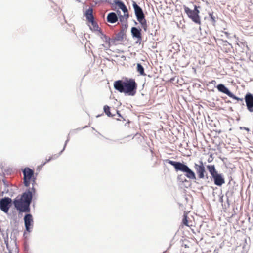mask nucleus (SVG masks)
<instances>
[{"label":"nucleus","mask_w":253,"mask_h":253,"mask_svg":"<svg viewBox=\"0 0 253 253\" xmlns=\"http://www.w3.org/2000/svg\"><path fill=\"white\" fill-rule=\"evenodd\" d=\"M103 109H104V112L105 113V114L109 117H113V116L115 115V114H113L111 112H110V108L107 106V105H105L104 106V108H103Z\"/></svg>","instance_id":"20"},{"label":"nucleus","mask_w":253,"mask_h":253,"mask_svg":"<svg viewBox=\"0 0 253 253\" xmlns=\"http://www.w3.org/2000/svg\"><path fill=\"white\" fill-rule=\"evenodd\" d=\"M132 6L138 21L140 23L144 30L146 31L147 30V24L142 8L134 1H132Z\"/></svg>","instance_id":"5"},{"label":"nucleus","mask_w":253,"mask_h":253,"mask_svg":"<svg viewBox=\"0 0 253 253\" xmlns=\"http://www.w3.org/2000/svg\"><path fill=\"white\" fill-rule=\"evenodd\" d=\"M12 200L9 197H4L0 200V209L5 213L8 212Z\"/></svg>","instance_id":"8"},{"label":"nucleus","mask_w":253,"mask_h":253,"mask_svg":"<svg viewBox=\"0 0 253 253\" xmlns=\"http://www.w3.org/2000/svg\"><path fill=\"white\" fill-rule=\"evenodd\" d=\"M117 14H118L119 15V14L121 13L120 11H119V10H117Z\"/></svg>","instance_id":"29"},{"label":"nucleus","mask_w":253,"mask_h":253,"mask_svg":"<svg viewBox=\"0 0 253 253\" xmlns=\"http://www.w3.org/2000/svg\"><path fill=\"white\" fill-rule=\"evenodd\" d=\"M231 98H233L234 99L238 101H241L242 102H243V98H240L237 96H236L235 95H234L232 93H231L230 95L229 96Z\"/></svg>","instance_id":"21"},{"label":"nucleus","mask_w":253,"mask_h":253,"mask_svg":"<svg viewBox=\"0 0 253 253\" xmlns=\"http://www.w3.org/2000/svg\"><path fill=\"white\" fill-rule=\"evenodd\" d=\"M191 223L192 221L188 220L187 214L184 213L182 220V224L185 226L190 227L192 226V225L191 224Z\"/></svg>","instance_id":"17"},{"label":"nucleus","mask_w":253,"mask_h":253,"mask_svg":"<svg viewBox=\"0 0 253 253\" xmlns=\"http://www.w3.org/2000/svg\"><path fill=\"white\" fill-rule=\"evenodd\" d=\"M185 12L187 14L188 16L192 20L193 22L198 24H201L200 18L199 15H197L194 13L192 10L190 9L188 7L185 5L183 6Z\"/></svg>","instance_id":"9"},{"label":"nucleus","mask_w":253,"mask_h":253,"mask_svg":"<svg viewBox=\"0 0 253 253\" xmlns=\"http://www.w3.org/2000/svg\"><path fill=\"white\" fill-rule=\"evenodd\" d=\"M24 175V184L25 186L28 187L32 182V185L35 182V178L34 177V171L28 167L25 168L23 170Z\"/></svg>","instance_id":"7"},{"label":"nucleus","mask_w":253,"mask_h":253,"mask_svg":"<svg viewBox=\"0 0 253 253\" xmlns=\"http://www.w3.org/2000/svg\"><path fill=\"white\" fill-rule=\"evenodd\" d=\"M88 22L89 23L88 25L90 27V29L92 31H99L100 28H99L97 22L94 20V19H92L91 20L88 21Z\"/></svg>","instance_id":"16"},{"label":"nucleus","mask_w":253,"mask_h":253,"mask_svg":"<svg viewBox=\"0 0 253 253\" xmlns=\"http://www.w3.org/2000/svg\"><path fill=\"white\" fill-rule=\"evenodd\" d=\"M131 32L133 37L137 39V42H140L142 40L141 29H138L136 27H132L131 29Z\"/></svg>","instance_id":"13"},{"label":"nucleus","mask_w":253,"mask_h":253,"mask_svg":"<svg viewBox=\"0 0 253 253\" xmlns=\"http://www.w3.org/2000/svg\"><path fill=\"white\" fill-rule=\"evenodd\" d=\"M210 83L212 84H215L216 82L215 80H212L211 82H210Z\"/></svg>","instance_id":"26"},{"label":"nucleus","mask_w":253,"mask_h":253,"mask_svg":"<svg viewBox=\"0 0 253 253\" xmlns=\"http://www.w3.org/2000/svg\"><path fill=\"white\" fill-rule=\"evenodd\" d=\"M36 192L35 189L33 186L28 189L19 197H17L13 201V204L17 210L20 212H29L30 204L31 202L33 195Z\"/></svg>","instance_id":"1"},{"label":"nucleus","mask_w":253,"mask_h":253,"mask_svg":"<svg viewBox=\"0 0 253 253\" xmlns=\"http://www.w3.org/2000/svg\"><path fill=\"white\" fill-rule=\"evenodd\" d=\"M212 158L211 159H211H208V161L209 162H211L212 161Z\"/></svg>","instance_id":"27"},{"label":"nucleus","mask_w":253,"mask_h":253,"mask_svg":"<svg viewBox=\"0 0 253 253\" xmlns=\"http://www.w3.org/2000/svg\"><path fill=\"white\" fill-rule=\"evenodd\" d=\"M245 100L248 110L253 112V95L251 93H247L245 95Z\"/></svg>","instance_id":"11"},{"label":"nucleus","mask_w":253,"mask_h":253,"mask_svg":"<svg viewBox=\"0 0 253 253\" xmlns=\"http://www.w3.org/2000/svg\"><path fill=\"white\" fill-rule=\"evenodd\" d=\"M212 158L211 159H211H208V161L209 162H211L212 161Z\"/></svg>","instance_id":"28"},{"label":"nucleus","mask_w":253,"mask_h":253,"mask_svg":"<svg viewBox=\"0 0 253 253\" xmlns=\"http://www.w3.org/2000/svg\"><path fill=\"white\" fill-rule=\"evenodd\" d=\"M137 71L141 75L145 76L144 69L143 66L140 63L137 64Z\"/></svg>","instance_id":"19"},{"label":"nucleus","mask_w":253,"mask_h":253,"mask_svg":"<svg viewBox=\"0 0 253 253\" xmlns=\"http://www.w3.org/2000/svg\"><path fill=\"white\" fill-rule=\"evenodd\" d=\"M115 89L121 93L133 96L136 93L137 84L134 79H126L125 81L118 80L114 82Z\"/></svg>","instance_id":"2"},{"label":"nucleus","mask_w":253,"mask_h":253,"mask_svg":"<svg viewBox=\"0 0 253 253\" xmlns=\"http://www.w3.org/2000/svg\"><path fill=\"white\" fill-rule=\"evenodd\" d=\"M200 164H194V168L196 170L199 178L203 179L205 177L206 170L202 161H199Z\"/></svg>","instance_id":"10"},{"label":"nucleus","mask_w":253,"mask_h":253,"mask_svg":"<svg viewBox=\"0 0 253 253\" xmlns=\"http://www.w3.org/2000/svg\"><path fill=\"white\" fill-rule=\"evenodd\" d=\"M102 36L104 38L106 43L108 44V47H110V39L109 37H108L107 36H106L105 35L102 34Z\"/></svg>","instance_id":"22"},{"label":"nucleus","mask_w":253,"mask_h":253,"mask_svg":"<svg viewBox=\"0 0 253 253\" xmlns=\"http://www.w3.org/2000/svg\"><path fill=\"white\" fill-rule=\"evenodd\" d=\"M24 220L26 230L28 232H30L31 226H33V223L32 215L30 214H26L24 218Z\"/></svg>","instance_id":"12"},{"label":"nucleus","mask_w":253,"mask_h":253,"mask_svg":"<svg viewBox=\"0 0 253 253\" xmlns=\"http://www.w3.org/2000/svg\"><path fill=\"white\" fill-rule=\"evenodd\" d=\"M210 17H211L212 21L214 23L215 22L216 20H215V17L213 16V13H210L209 14Z\"/></svg>","instance_id":"25"},{"label":"nucleus","mask_w":253,"mask_h":253,"mask_svg":"<svg viewBox=\"0 0 253 253\" xmlns=\"http://www.w3.org/2000/svg\"><path fill=\"white\" fill-rule=\"evenodd\" d=\"M115 112H116L117 113H118V111L117 110H115Z\"/></svg>","instance_id":"31"},{"label":"nucleus","mask_w":253,"mask_h":253,"mask_svg":"<svg viewBox=\"0 0 253 253\" xmlns=\"http://www.w3.org/2000/svg\"><path fill=\"white\" fill-rule=\"evenodd\" d=\"M197 6L196 5L194 6V9L192 10V11L196 14L197 15H199V14L200 13L199 10L197 8Z\"/></svg>","instance_id":"24"},{"label":"nucleus","mask_w":253,"mask_h":253,"mask_svg":"<svg viewBox=\"0 0 253 253\" xmlns=\"http://www.w3.org/2000/svg\"><path fill=\"white\" fill-rule=\"evenodd\" d=\"M169 164L173 166L176 170H180L185 173V176L190 179H196L195 173L186 165L179 162H175L170 160H166Z\"/></svg>","instance_id":"3"},{"label":"nucleus","mask_w":253,"mask_h":253,"mask_svg":"<svg viewBox=\"0 0 253 253\" xmlns=\"http://www.w3.org/2000/svg\"><path fill=\"white\" fill-rule=\"evenodd\" d=\"M85 15L88 21L94 19L93 9L92 8L88 9L85 12Z\"/></svg>","instance_id":"18"},{"label":"nucleus","mask_w":253,"mask_h":253,"mask_svg":"<svg viewBox=\"0 0 253 253\" xmlns=\"http://www.w3.org/2000/svg\"><path fill=\"white\" fill-rule=\"evenodd\" d=\"M212 154H211L210 157H211V158H212Z\"/></svg>","instance_id":"30"},{"label":"nucleus","mask_w":253,"mask_h":253,"mask_svg":"<svg viewBox=\"0 0 253 253\" xmlns=\"http://www.w3.org/2000/svg\"><path fill=\"white\" fill-rule=\"evenodd\" d=\"M207 168L213 178L215 185L220 186L225 183L224 178L221 174L217 173L214 165H208Z\"/></svg>","instance_id":"6"},{"label":"nucleus","mask_w":253,"mask_h":253,"mask_svg":"<svg viewBox=\"0 0 253 253\" xmlns=\"http://www.w3.org/2000/svg\"><path fill=\"white\" fill-rule=\"evenodd\" d=\"M53 159V157H49V158L46 159L45 162H44V163H42L40 166L41 167H43L46 163L49 162L51 160H52Z\"/></svg>","instance_id":"23"},{"label":"nucleus","mask_w":253,"mask_h":253,"mask_svg":"<svg viewBox=\"0 0 253 253\" xmlns=\"http://www.w3.org/2000/svg\"><path fill=\"white\" fill-rule=\"evenodd\" d=\"M112 7L114 10L117 9H120L124 12V15H119V17L121 22H123L124 20L127 21L129 17V12L126 6L122 1L120 0H114L112 4Z\"/></svg>","instance_id":"4"},{"label":"nucleus","mask_w":253,"mask_h":253,"mask_svg":"<svg viewBox=\"0 0 253 253\" xmlns=\"http://www.w3.org/2000/svg\"><path fill=\"white\" fill-rule=\"evenodd\" d=\"M217 89L219 91L224 93L227 95L228 96L231 94V92L228 90V89L223 84H219L217 85L216 86Z\"/></svg>","instance_id":"15"},{"label":"nucleus","mask_w":253,"mask_h":253,"mask_svg":"<svg viewBox=\"0 0 253 253\" xmlns=\"http://www.w3.org/2000/svg\"><path fill=\"white\" fill-rule=\"evenodd\" d=\"M118 20L117 14L114 12H111L107 16V21L110 23H115Z\"/></svg>","instance_id":"14"}]
</instances>
